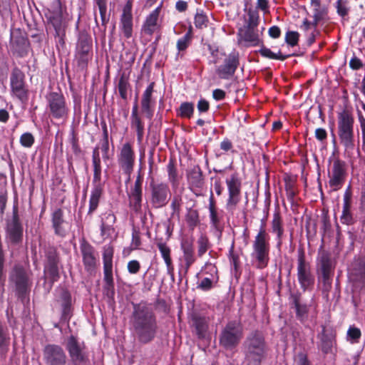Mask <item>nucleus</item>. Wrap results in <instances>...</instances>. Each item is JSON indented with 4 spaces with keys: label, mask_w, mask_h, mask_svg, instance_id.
I'll list each match as a JSON object with an SVG mask.
<instances>
[{
    "label": "nucleus",
    "mask_w": 365,
    "mask_h": 365,
    "mask_svg": "<svg viewBox=\"0 0 365 365\" xmlns=\"http://www.w3.org/2000/svg\"><path fill=\"white\" fill-rule=\"evenodd\" d=\"M132 307L129 324L134 338L143 345L151 343L159 330L157 315L152 304L142 300L139 303L132 302Z\"/></svg>",
    "instance_id": "obj_1"
},
{
    "label": "nucleus",
    "mask_w": 365,
    "mask_h": 365,
    "mask_svg": "<svg viewBox=\"0 0 365 365\" xmlns=\"http://www.w3.org/2000/svg\"><path fill=\"white\" fill-rule=\"evenodd\" d=\"M242 350L247 365H262L269 352L263 332L258 329L250 331L242 343Z\"/></svg>",
    "instance_id": "obj_2"
},
{
    "label": "nucleus",
    "mask_w": 365,
    "mask_h": 365,
    "mask_svg": "<svg viewBox=\"0 0 365 365\" xmlns=\"http://www.w3.org/2000/svg\"><path fill=\"white\" fill-rule=\"evenodd\" d=\"M9 284L16 297L24 302L29 297L33 285L32 272L23 264H15L9 274Z\"/></svg>",
    "instance_id": "obj_3"
},
{
    "label": "nucleus",
    "mask_w": 365,
    "mask_h": 365,
    "mask_svg": "<svg viewBox=\"0 0 365 365\" xmlns=\"http://www.w3.org/2000/svg\"><path fill=\"white\" fill-rule=\"evenodd\" d=\"M229 197L226 204L227 211L232 216L237 214V219H232L234 226H247L246 212L239 207L238 203L240 200L241 181L237 174H232L230 179L226 180Z\"/></svg>",
    "instance_id": "obj_4"
},
{
    "label": "nucleus",
    "mask_w": 365,
    "mask_h": 365,
    "mask_svg": "<svg viewBox=\"0 0 365 365\" xmlns=\"http://www.w3.org/2000/svg\"><path fill=\"white\" fill-rule=\"evenodd\" d=\"M244 336V327L240 321H229L219 334V345L225 351L236 349Z\"/></svg>",
    "instance_id": "obj_5"
},
{
    "label": "nucleus",
    "mask_w": 365,
    "mask_h": 365,
    "mask_svg": "<svg viewBox=\"0 0 365 365\" xmlns=\"http://www.w3.org/2000/svg\"><path fill=\"white\" fill-rule=\"evenodd\" d=\"M269 237L266 230H260L252 245V257L256 262V267L262 269L267 267L269 261Z\"/></svg>",
    "instance_id": "obj_6"
},
{
    "label": "nucleus",
    "mask_w": 365,
    "mask_h": 365,
    "mask_svg": "<svg viewBox=\"0 0 365 365\" xmlns=\"http://www.w3.org/2000/svg\"><path fill=\"white\" fill-rule=\"evenodd\" d=\"M354 117L349 110H344L339 113L338 136L340 143L346 149L353 150L354 148Z\"/></svg>",
    "instance_id": "obj_7"
},
{
    "label": "nucleus",
    "mask_w": 365,
    "mask_h": 365,
    "mask_svg": "<svg viewBox=\"0 0 365 365\" xmlns=\"http://www.w3.org/2000/svg\"><path fill=\"white\" fill-rule=\"evenodd\" d=\"M66 349L73 365H90L86 346L83 341L80 342L76 336L71 335L68 337Z\"/></svg>",
    "instance_id": "obj_8"
},
{
    "label": "nucleus",
    "mask_w": 365,
    "mask_h": 365,
    "mask_svg": "<svg viewBox=\"0 0 365 365\" xmlns=\"http://www.w3.org/2000/svg\"><path fill=\"white\" fill-rule=\"evenodd\" d=\"M54 11L46 15L48 22L53 26L55 30V39L57 48L65 47V38L67 29V24L63 20L61 14V4L60 0H56Z\"/></svg>",
    "instance_id": "obj_9"
},
{
    "label": "nucleus",
    "mask_w": 365,
    "mask_h": 365,
    "mask_svg": "<svg viewBox=\"0 0 365 365\" xmlns=\"http://www.w3.org/2000/svg\"><path fill=\"white\" fill-rule=\"evenodd\" d=\"M92 58V38L86 31L79 34L76 48L75 60L81 70L87 68Z\"/></svg>",
    "instance_id": "obj_10"
},
{
    "label": "nucleus",
    "mask_w": 365,
    "mask_h": 365,
    "mask_svg": "<svg viewBox=\"0 0 365 365\" xmlns=\"http://www.w3.org/2000/svg\"><path fill=\"white\" fill-rule=\"evenodd\" d=\"M170 197L171 191L167 183L150 182L148 203H150L152 207L159 209L165 207Z\"/></svg>",
    "instance_id": "obj_11"
},
{
    "label": "nucleus",
    "mask_w": 365,
    "mask_h": 365,
    "mask_svg": "<svg viewBox=\"0 0 365 365\" xmlns=\"http://www.w3.org/2000/svg\"><path fill=\"white\" fill-rule=\"evenodd\" d=\"M11 94L21 103H26L29 99V90L25 82V74L18 67L12 69L10 75Z\"/></svg>",
    "instance_id": "obj_12"
},
{
    "label": "nucleus",
    "mask_w": 365,
    "mask_h": 365,
    "mask_svg": "<svg viewBox=\"0 0 365 365\" xmlns=\"http://www.w3.org/2000/svg\"><path fill=\"white\" fill-rule=\"evenodd\" d=\"M297 279L304 292L312 289L314 277L311 272L310 264L306 262L304 250H299L297 259Z\"/></svg>",
    "instance_id": "obj_13"
},
{
    "label": "nucleus",
    "mask_w": 365,
    "mask_h": 365,
    "mask_svg": "<svg viewBox=\"0 0 365 365\" xmlns=\"http://www.w3.org/2000/svg\"><path fill=\"white\" fill-rule=\"evenodd\" d=\"M30 43L26 34L20 29L11 31L10 38V49L14 56L24 57L29 53Z\"/></svg>",
    "instance_id": "obj_14"
},
{
    "label": "nucleus",
    "mask_w": 365,
    "mask_h": 365,
    "mask_svg": "<svg viewBox=\"0 0 365 365\" xmlns=\"http://www.w3.org/2000/svg\"><path fill=\"white\" fill-rule=\"evenodd\" d=\"M46 365H66L67 356L64 349L58 344H46L42 351Z\"/></svg>",
    "instance_id": "obj_15"
},
{
    "label": "nucleus",
    "mask_w": 365,
    "mask_h": 365,
    "mask_svg": "<svg viewBox=\"0 0 365 365\" xmlns=\"http://www.w3.org/2000/svg\"><path fill=\"white\" fill-rule=\"evenodd\" d=\"M46 263L44 266V274L51 287L60 278L58 263L59 257L54 247H49L46 252Z\"/></svg>",
    "instance_id": "obj_16"
},
{
    "label": "nucleus",
    "mask_w": 365,
    "mask_h": 365,
    "mask_svg": "<svg viewBox=\"0 0 365 365\" xmlns=\"http://www.w3.org/2000/svg\"><path fill=\"white\" fill-rule=\"evenodd\" d=\"M50 113L56 119H65L68 116V108L66 104L63 94L51 92L46 96Z\"/></svg>",
    "instance_id": "obj_17"
},
{
    "label": "nucleus",
    "mask_w": 365,
    "mask_h": 365,
    "mask_svg": "<svg viewBox=\"0 0 365 365\" xmlns=\"http://www.w3.org/2000/svg\"><path fill=\"white\" fill-rule=\"evenodd\" d=\"M103 292L108 297H113L115 294L114 282L113 277V252L106 250L103 255Z\"/></svg>",
    "instance_id": "obj_18"
},
{
    "label": "nucleus",
    "mask_w": 365,
    "mask_h": 365,
    "mask_svg": "<svg viewBox=\"0 0 365 365\" xmlns=\"http://www.w3.org/2000/svg\"><path fill=\"white\" fill-rule=\"evenodd\" d=\"M135 160V155L132 145L130 143H124L118 156V163L123 173L128 175V181L130 180Z\"/></svg>",
    "instance_id": "obj_19"
},
{
    "label": "nucleus",
    "mask_w": 365,
    "mask_h": 365,
    "mask_svg": "<svg viewBox=\"0 0 365 365\" xmlns=\"http://www.w3.org/2000/svg\"><path fill=\"white\" fill-rule=\"evenodd\" d=\"M143 183V177L140 173H138L134 185L131 187L128 193L130 207L136 212H140L142 207Z\"/></svg>",
    "instance_id": "obj_20"
},
{
    "label": "nucleus",
    "mask_w": 365,
    "mask_h": 365,
    "mask_svg": "<svg viewBox=\"0 0 365 365\" xmlns=\"http://www.w3.org/2000/svg\"><path fill=\"white\" fill-rule=\"evenodd\" d=\"M80 250L86 271L93 272L97 265V254L94 247L86 240H83L80 245Z\"/></svg>",
    "instance_id": "obj_21"
},
{
    "label": "nucleus",
    "mask_w": 365,
    "mask_h": 365,
    "mask_svg": "<svg viewBox=\"0 0 365 365\" xmlns=\"http://www.w3.org/2000/svg\"><path fill=\"white\" fill-rule=\"evenodd\" d=\"M336 331L332 328L327 329L325 326H322V331L318 334L320 340L319 346L324 354L332 352L333 346L336 344Z\"/></svg>",
    "instance_id": "obj_22"
},
{
    "label": "nucleus",
    "mask_w": 365,
    "mask_h": 365,
    "mask_svg": "<svg viewBox=\"0 0 365 365\" xmlns=\"http://www.w3.org/2000/svg\"><path fill=\"white\" fill-rule=\"evenodd\" d=\"M290 304L293 305L296 317L301 322H304L308 319L309 307L302 302V294L299 291L291 292L289 296Z\"/></svg>",
    "instance_id": "obj_23"
},
{
    "label": "nucleus",
    "mask_w": 365,
    "mask_h": 365,
    "mask_svg": "<svg viewBox=\"0 0 365 365\" xmlns=\"http://www.w3.org/2000/svg\"><path fill=\"white\" fill-rule=\"evenodd\" d=\"M318 271L322 277L333 276L334 266L331 258V253L323 249H320L317 257Z\"/></svg>",
    "instance_id": "obj_24"
},
{
    "label": "nucleus",
    "mask_w": 365,
    "mask_h": 365,
    "mask_svg": "<svg viewBox=\"0 0 365 365\" xmlns=\"http://www.w3.org/2000/svg\"><path fill=\"white\" fill-rule=\"evenodd\" d=\"M239 41H244L245 46H258L262 44L257 28L242 26L237 33Z\"/></svg>",
    "instance_id": "obj_25"
},
{
    "label": "nucleus",
    "mask_w": 365,
    "mask_h": 365,
    "mask_svg": "<svg viewBox=\"0 0 365 365\" xmlns=\"http://www.w3.org/2000/svg\"><path fill=\"white\" fill-rule=\"evenodd\" d=\"M187 179L190 189L195 194L200 192L205 185L202 171L198 165L194 166L187 172Z\"/></svg>",
    "instance_id": "obj_26"
},
{
    "label": "nucleus",
    "mask_w": 365,
    "mask_h": 365,
    "mask_svg": "<svg viewBox=\"0 0 365 365\" xmlns=\"http://www.w3.org/2000/svg\"><path fill=\"white\" fill-rule=\"evenodd\" d=\"M120 26L124 36L129 38L133 34V15L131 1L128 0L123 7L120 17Z\"/></svg>",
    "instance_id": "obj_27"
},
{
    "label": "nucleus",
    "mask_w": 365,
    "mask_h": 365,
    "mask_svg": "<svg viewBox=\"0 0 365 365\" xmlns=\"http://www.w3.org/2000/svg\"><path fill=\"white\" fill-rule=\"evenodd\" d=\"M238 65L237 56L230 54L225 59L224 64L217 68L216 72L220 78L226 79L235 73Z\"/></svg>",
    "instance_id": "obj_28"
},
{
    "label": "nucleus",
    "mask_w": 365,
    "mask_h": 365,
    "mask_svg": "<svg viewBox=\"0 0 365 365\" xmlns=\"http://www.w3.org/2000/svg\"><path fill=\"white\" fill-rule=\"evenodd\" d=\"M345 175V163L344 162L336 159L334 161L332 173L330 175L329 185L335 190L340 187L344 182Z\"/></svg>",
    "instance_id": "obj_29"
},
{
    "label": "nucleus",
    "mask_w": 365,
    "mask_h": 365,
    "mask_svg": "<svg viewBox=\"0 0 365 365\" xmlns=\"http://www.w3.org/2000/svg\"><path fill=\"white\" fill-rule=\"evenodd\" d=\"M160 7L156 8L147 17L142 27V32L146 35L152 36L156 31L159 30L158 17Z\"/></svg>",
    "instance_id": "obj_30"
},
{
    "label": "nucleus",
    "mask_w": 365,
    "mask_h": 365,
    "mask_svg": "<svg viewBox=\"0 0 365 365\" xmlns=\"http://www.w3.org/2000/svg\"><path fill=\"white\" fill-rule=\"evenodd\" d=\"M93 187L91 192L89 200L88 215L93 214L97 210L104 192L103 184L102 182H93Z\"/></svg>",
    "instance_id": "obj_31"
},
{
    "label": "nucleus",
    "mask_w": 365,
    "mask_h": 365,
    "mask_svg": "<svg viewBox=\"0 0 365 365\" xmlns=\"http://www.w3.org/2000/svg\"><path fill=\"white\" fill-rule=\"evenodd\" d=\"M93 187L91 192L89 200L88 215L93 214L97 210L104 192L103 184L102 182H93Z\"/></svg>",
    "instance_id": "obj_32"
},
{
    "label": "nucleus",
    "mask_w": 365,
    "mask_h": 365,
    "mask_svg": "<svg viewBox=\"0 0 365 365\" xmlns=\"http://www.w3.org/2000/svg\"><path fill=\"white\" fill-rule=\"evenodd\" d=\"M156 245L160 252L161 257L165 261V263L167 267L168 273L170 275H173L174 267L173 264V260L170 255V248L166 245L165 242L163 241V239L156 238Z\"/></svg>",
    "instance_id": "obj_33"
},
{
    "label": "nucleus",
    "mask_w": 365,
    "mask_h": 365,
    "mask_svg": "<svg viewBox=\"0 0 365 365\" xmlns=\"http://www.w3.org/2000/svg\"><path fill=\"white\" fill-rule=\"evenodd\" d=\"M192 324L195 329L197 337L203 339L208 327L205 318L198 314H193L192 316Z\"/></svg>",
    "instance_id": "obj_34"
},
{
    "label": "nucleus",
    "mask_w": 365,
    "mask_h": 365,
    "mask_svg": "<svg viewBox=\"0 0 365 365\" xmlns=\"http://www.w3.org/2000/svg\"><path fill=\"white\" fill-rule=\"evenodd\" d=\"M60 301L62 307V318L69 319L71 314V293L66 289H63L60 295Z\"/></svg>",
    "instance_id": "obj_35"
},
{
    "label": "nucleus",
    "mask_w": 365,
    "mask_h": 365,
    "mask_svg": "<svg viewBox=\"0 0 365 365\" xmlns=\"http://www.w3.org/2000/svg\"><path fill=\"white\" fill-rule=\"evenodd\" d=\"M92 163L93 166V182H101L102 169L98 147H96L93 150Z\"/></svg>",
    "instance_id": "obj_36"
},
{
    "label": "nucleus",
    "mask_w": 365,
    "mask_h": 365,
    "mask_svg": "<svg viewBox=\"0 0 365 365\" xmlns=\"http://www.w3.org/2000/svg\"><path fill=\"white\" fill-rule=\"evenodd\" d=\"M11 337L7 326L0 320V351L7 352L10 346Z\"/></svg>",
    "instance_id": "obj_37"
},
{
    "label": "nucleus",
    "mask_w": 365,
    "mask_h": 365,
    "mask_svg": "<svg viewBox=\"0 0 365 365\" xmlns=\"http://www.w3.org/2000/svg\"><path fill=\"white\" fill-rule=\"evenodd\" d=\"M117 88L120 97L126 101L128 99V92L130 90V85L129 83L128 77L125 73H123L120 76Z\"/></svg>",
    "instance_id": "obj_38"
},
{
    "label": "nucleus",
    "mask_w": 365,
    "mask_h": 365,
    "mask_svg": "<svg viewBox=\"0 0 365 365\" xmlns=\"http://www.w3.org/2000/svg\"><path fill=\"white\" fill-rule=\"evenodd\" d=\"M131 127L135 129L137 133L138 142L140 143L144 135V124L140 117L130 118Z\"/></svg>",
    "instance_id": "obj_39"
},
{
    "label": "nucleus",
    "mask_w": 365,
    "mask_h": 365,
    "mask_svg": "<svg viewBox=\"0 0 365 365\" xmlns=\"http://www.w3.org/2000/svg\"><path fill=\"white\" fill-rule=\"evenodd\" d=\"M185 221L189 227H195L200 226V220L197 210L189 209L185 215Z\"/></svg>",
    "instance_id": "obj_40"
},
{
    "label": "nucleus",
    "mask_w": 365,
    "mask_h": 365,
    "mask_svg": "<svg viewBox=\"0 0 365 365\" xmlns=\"http://www.w3.org/2000/svg\"><path fill=\"white\" fill-rule=\"evenodd\" d=\"M259 52L263 57L270 59L284 61L291 56V55H282L280 51H279L278 53H274L269 48L264 47V46H262Z\"/></svg>",
    "instance_id": "obj_41"
},
{
    "label": "nucleus",
    "mask_w": 365,
    "mask_h": 365,
    "mask_svg": "<svg viewBox=\"0 0 365 365\" xmlns=\"http://www.w3.org/2000/svg\"><path fill=\"white\" fill-rule=\"evenodd\" d=\"M248 19L245 20L243 26L257 28L259 24V13L257 9H249L247 11Z\"/></svg>",
    "instance_id": "obj_42"
},
{
    "label": "nucleus",
    "mask_w": 365,
    "mask_h": 365,
    "mask_svg": "<svg viewBox=\"0 0 365 365\" xmlns=\"http://www.w3.org/2000/svg\"><path fill=\"white\" fill-rule=\"evenodd\" d=\"M190 32H187L183 37L179 38L177 42V48L178 50V56L182 57L181 52L185 51L191 43Z\"/></svg>",
    "instance_id": "obj_43"
},
{
    "label": "nucleus",
    "mask_w": 365,
    "mask_h": 365,
    "mask_svg": "<svg viewBox=\"0 0 365 365\" xmlns=\"http://www.w3.org/2000/svg\"><path fill=\"white\" fill-rule=\"evenodd\" d=\"M168 180L174 186L178 184V170L173 160H170L167 165Z\"/></svg>",
    "instance_id": "obj_44"
},
{
    "label": "nucleus",
    "mask_w": 365,
    "mask_h": 365,
    "mask_svg": "<svg viewBox=\"0 0 365 365\" xmlns=\"http://www.w3.org/2000/svg\"><path fill=\"white\" fill-rule=\"evenodd\" d=\"M183 252V260L185 262V269L187 272L191 265L195 262L194 250H182Z\"/></svg>",
    "instance_id": "obj_45"
},
{
    "label": "nucleus",
    "mask_w": 365,
    "mask_h": 365,
    "mask_svg": "<svg viewBox=\"0 0 365 365\" xmlns=\"http://www.w3.org/2000/svg\"><path fill=\"white\" fill-rule=\"evenodd\" d=\"M179 115L182 118H190L194 112V105L192 103L185 102L181 103Z\"/></svg>",
    "instance_id": "obj_46"
},
{
    "label": "nucleus",
    "mask_w": 365,
    "mask_h": 365,
    "mask_svg": "<svg viewBox=\"0 0 365 365\" xmlns=\"http://www.w3.org/2000/svg\"><path fill=\"white\" fill-rule=\"evenodd\" d=\"M29 32L31 38L34 40V42L41 45L44 34L42 31L39 30L37 28V24H34V27L31 25H29Z\"/></svg>",
    "instance_id": "obj_47"
},
{
    "label": "nucleus",
    "mask_w": 365,
    "mask_h": 365,
    "mask_svg": "<svg viewBox=\"0 0 365 365\" xmlns=\"http://www.w3.org/2000/svg\"><path fill=\"white\" fill-rule=\"evenodd\" d=\"M142 230L144 231L145 230H133L132 240L130 244L132 245V246H133L134 249H140L142 242L143 241L144 235Z\"/></svg>",
    "instance_id": "obj_48"
},
{
    "label": "nucleus",
    "mask_w": 365,
    "mask_h": 365,
    "mask_svg": "<svg viewBox=\"0 0 365 365\" xmlns=\"http://www.w3.org/2000/svg\"><path fill=\"white\" fill-rule=\"evenodd\" d=\"M337 14L342 18L348 16L350 8L347 0H337L336 2Z\"/></svg>",
    "instance_id": "obj_49"
},
{
    "label": "nucleus",
    "mask_w": 365,
    "mask_h": 365,
    "mask_svg": "<svg viewBox=\"0 0 365 365\" xmlns=\"http://www.w3.org/2000/svg\"><path fill=\"white\" fill-rule=\"evenodd\" d=\"M194 238L192 232L189 230L187 233L182 234L181 240V250H194Z\"/></svg>",
    "instance_id": "obj_50"
},
{
    "label": "nucleus",
    "mask_w": 365,
    "mask_h": 365,
    "mask_svg": "<svg viewBox=\"0 0 365 365\" xmlns=\"http://www.w3.org/2000/svg\"><path fill=\"white\" fill-rule=\"evenodd\" d=\"M267 216L264 213L257 212L252 215L250 226H254L259 228H264L266 225L265 220Z\"/></svg>",
    "instance_id": "obj_51"
},
{
    "label": "nucleus",
    "mask_w": 365,
    "mask_h": 365,
    "mask_svg": "<svg viewBox=\"0 0 365 365\" xmlns=\"http://www.w3.org/2000/svg\"><path fill=\"white\" fill-rule=\"evenodd\" d=\"M197 255L199 257H202L209 248V240L207 236L201 235L197 240Z\"/></svg>",
    "instance_id": "obj_52"
},
{
    "label": "nucleus",
    "mask_w": 365,
    "mask_h": 365,
    "mask_svg": "<svg viewBox=\"0 0 365 365\" xmlns=\"http://www.w3.org/2000/svg\"><path fill=\"white\" fill-rule=\"evenodd\" d=\"M355 274L359 277V280L365 282V262L362 260H357L354 267Z\"/></svg>",
    "instance_id": "obj_53"
},
{
    "label": "nucleus",
    "mask_w": 365,
    "mask_h": 365,
    "mask_svg": "<svg viewBox=\"0 0 365 365\" xmlns=\"http://www.w3.org/2000/svg\"><path fill=\"white\" fill-rule=\"evenodd\" d=\"M209 209L210 212L211 221L213 223V225L217 227L219 225L220 220L217 217V212L215 209L212 193L211 194V196L210 197Z\"/></svg>",
    "instance_id": "obj_54"
},
{
    "label": "nucleus",
    "mask_w": 365,
    "mask_h": 365,
    "mask_svg": "<svg viewBox=\"0 0 365 365\" xmlns=\"http://www.w3.org/2000/svg\"><path fill=\"white\" fill-rule=\"evenodd\" d=\"M8 237L13 244H17L22 240L23 230H7Z\"/></svg>",
    "instance_id": "obj_55"
},
{
    "label": "nucleus",
    "mask_w": 365,
    "mask_h": 365,
    "mask_svg": "<svg viewBox=\"0 0 365 365\" xmlns=\"http://www.w3.org/2000/svg\"><path fill=\"white\" fill-rule=\"evenodd\" d=\"M194 24L197 29H202L207 26L208 19L204 14L197 13L195 16Z\"/></svg>",
    "instance_id": "obj_56"
},
{
    "label": "nucleus",
    "mask_w": 365,
    "mask_h": 365,
    "mask_svg": "<svg viewBox=\"0 0 365 365\" xmlns=\"http://www.w3.org/2000/svg\"><path fill=\"white\" fill-rule=\"evenodd\" d=\"M8 225L10 228H21L17 205H14L13 207V215L11 219L9 220Z\"/></svg>",
    "instance_id": "obj_57"
},
{
    "label": "nucleus",
    "mask_w": 365,
    "mask_h": 365,
    "mask_svg": "<svg viewBox=\"0 0 365 365\" xmlns=\"http://www.w3.org/2000/svg\"><path fill=\"white\" fill-rule=\"evenodd\" d=\"M284 188H285V192H286L287 199L290 201L292 205H293L294 197L296 195L294 183L292 181L286 182Z\"/></svg>",
    "instance_id": "obj_58"
},
{
    "label": "nucleus",
    "mask_w": 365,
    "mask_h": 365,
    "mask_svg": "<svg viewBox=\"0 0 365 365\" xmlns=\"http://www.w3.org/2000/svg\"><path fill=\"white\" fill-rule=\"evenodd\" d=\"M34 137L31 133H25L20 137V143L25 148H31L34 143Z\"/></svg>",
    "instance_id": "obj_59"
},
{
    "label": "nucleus",
    "mask_w": 365,
    "mask_h": 365,
    "mask_svg": "<svg viewBox=\"0 0 365 365\" xmlns=\"http://www.w3.org/2000/svg\"><path fill=\"white\" fill-rule=\"evenodd\" d=\"M229 259L231 265L234 267L235 272L237 273L240 267V261L239 255L234 252L233 247L230 250Z\"/></svg>",
    "instance_id": "obj_60"
},
{
    "label": "nucleus",
    "mask_w": 365,
    "mask_h": 365,
    "mask_svg": "<svg viewBox=\"0 0 365 365\" xmlns=\"http://www.w3.org/2000/svg\"><path fill=\"white\" fill-rule=\"evenodd\" d=\"M347 336L353 343H357L361 336V330L356 327H350L347 331Z\"/></svg>",
    "instance_id": "obj_61"
},
{
    "label": "nucleus",
    "mask_w": 365,
    "mask_h": 365,
    "mask_svg": "<svg viewBox=\"0 0 365 365\" xmlns=\"http://www.w3.org/2000/svg\"><path fill=\"white\" fill-rule=\"evenodd\" d=\"M299 34L297 31H287L285 36V41L291 46L298 44Z\"/></svg>",
    "instance_id": "obj_62"
},
{
    "label": "nucleus",
    "mask_w": 365,
    "mask_h": 365,
    "mask_svg": "<svg viewBox=\"0 0 365 365\" xmlns=\"http://www.w3.org/2000/svg\"><path fill=\"white\" fill-rule=\"evenodd\" d=\"M52 222L54 228H57L62 225L63 219V211L61 209H57L53 212L52 216Z\"/></svg>",
    "instance_id": "obj_63"
},
{
    "label": "nucleus",
    "mask_w": 365,
    "mask_h": 365,
    "mask_svg": "<svg viewBox=\"0 0 365 365\" xmlns=\"http://www.w3.org/2000/svg\"><path fill=\"white\" fill-rule=\"evenodd\" d=\"M213 279L205 277L197 287L205 292L210 291L213 287Z\"/></svg>",
    "instance_id": "obj_64"
}]
</instances>
